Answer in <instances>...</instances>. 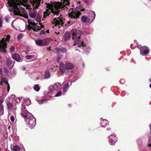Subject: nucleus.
I'll return each instance as SVG.
<instances>
[{
	"instance_id": "obj_1",
	"label": "nucleus",
	"mask_w": 151,
	"mask_h": 151,
	"mask_svg": "<svg viewBox=\"0 0 151 151\" xmlns=\"http://www.w3.org/2000/svg\"><path fill=\"white\" fill-rule=\"evenodd\" d=\"M28 2V0H18L17 2L16 3V4L15 5H14L12 4H8L10 6L12 7V9H9V10L10 12H13L14 15L23 17V14L21 13L20 11V9L17 6L22 5L25 6L26 4H26Z\"/></svg>"
},
{
	"instance_id": "obj_2",
	"label": "nucleus",
	"mask_w": 151,
	"mask_h": 151,
	"mask_svg": "<svg viewBox=\"0 0 151 151\" xmlns=\"http://www.w3.org/2000/svg\"><path fill=\"white\" fill-rule=\"evenodd\" d=\"M10 38V35H7L6 38H3L1 40L0 42V52H2L4 53H7V51L6 48L7 47V44L6 42H9Z\"/></svg>"
},
{
	"instance_id": "obj_3",
	"label": "nucleus",
	"mask_w": 151,
	"mask_h": 151,
	"mask_svg": "<svg viewBox=\"0 0 151 151\" xmlns=\"http://www.w3.org/2000/svg\"><path fill=\"white\" fill-rule=\"evenodd\" d=\"M72 32L73 40L75 43H78L79 41H80L81 36L83 34V32L79 29H74Z\"/></svg>"
},
{
	"instance_id": "obj_4",
	"label": "nucleus",
	"mask_w": 151,
	"mask_h": 151,
	"mask_svg": "<svg viewBox=\"0 0 151 151\" xmlns=\"http://www.w3.org/2000/svg\"><path fill=\"white\" fill-rule=\"evenodd\" d=\"M69 17L72 18L77 19L79 18V16L81 14L80 11H78L77 9H73L70 13L68 14Z\"/></svg>"
},
{
	"instance_id": "obj_5",
	"label": "nucleus",
	"mask_w": 151,
	"mask_h": 151,
	"mask_svg": "<svg viewBox=\"0 0 151 151\" xmlns=\"http://www.w3.org/2000/svg\"><path fill=\"white\" fill-rule=\"evenodd\" d=\"M27 121L28 122V124L31 129L33 128L36 124V119L33 116H31L28 119H26Z\"/></svg>"
},
{
	"instance_id": "obj_6",
	"label": "nucleus",
	"mask_w": 151,
	"mask_h": 151,
	"mask_svg": "<svg viewBox=\"0 0 151 151\" xmlns=\"http://www.w3.org/2000/svg\"><path fill=\"white\" fill-rule=\"evenodd\" d=\"M21 110V114L22 116L25 118L26 119H28V118H30L31 114L27 110L24 108H22Z\"/></svg>"
},
{
	"instance_id": "obj_7",
	"label": "nucleus",
	"mask_w": 151,
	"mask_h": 151,
	"mask_svg": "<svg viewBox=\"0 0 151 151\" xmlns=\"http://www.w3.org/2000/svg\"><path fill=\"white\" fill-rule=\"evenodd\" d=\"M27 22L29 24L31 25L36 30L35 32H37L38 31L40 30L41 29V27L40 26L37 25V23H35V22H33L30 19L27 20Z\"/></svg>"
},
{
	"instance_id": "obj_8",
	"label": "nucleus",
	"mask_w": 151,
	"mask_h": 151,
	"mask_svg": "<svg viewBox=\"0 0 151 151\" xmlns=\"http://www.w3.org/2000/svg\"><path fill=\"white\" fill-rule=\"evenodd\" d=\"M109 143L111 145H114L117 141V138L114 135H110L109 136Z\"/></svg>"
},
{
	"instance_id": "obj_9",
	"label": "nucleus",
	"mask_w": 151,
	"mask_h": 151,
	"mask_svg": "<svg viewBox=\"0 0 151 151\" xmlns=\"http://www.w3.org/2000/svg\"><path fill=\"white\" fill-rule=\"evenodd\" d=\"M149 51L147 46H142L140 48V53L143 55H146L148 54Z\"/></svg>"
},
{
	"instance_id": "obj_10",
	"label": "nucleus",
	"mask_w": 151,
	"mask_h": 151,
	"mask_svg": "<svg viewBox=\"0 0 151 151\" xmlns=\"http://www.w3.org/2000/svg\"><path fill=\"white\" fill-rule=\"evenodd\" d=\"M53 5L49 4H47L46 5L47 8H48V9H50V10L52 13L54 14V15H58L59 14V11L55 10V9H53Z\"/></svg>"
},
{
	"instance_id": "obj_11",
	"label": "nucleus",
	"mask_w": 151,
	"mask_h": 151,
	"mask_svg": "<svg viewBox=\"0 0 151 151\" xmlns=\"http://www.w3.org/2000/svg\"><path fill=\"white\" fill-rule=\"evenodd\" d=\"M12 58L17 62H21L22 61L23 58L18 54L15 53L12 55Z\"/></svg>"
},
{
	"instance_id": "obj_12",
	"label": "nucleus",
	"mask_w": 151,
	"mask_h": 151,
	"mask_svg": "<svg viewBox=\"0 0 151 151\" xmlns=\"http://www.w3.org/2000/svg\"><path fill=\"white\" fill-rule=\"evenodd\" d=\"M12 63L13 62L12 60L9 58L7 59L6 63L4 65V67H6V68H9V69H11L13 67V66L14 64V63L13 65H12V66H11V65H12Z\"/></svg>"
},
{
	"instance_id": "obj_13",
	"label": "nucleus",
	"mask_w": 151,
	"mask_h": 151,
	"mask_svg": "<svg viewBox=\"0 0 151 151\" xmlns=\"http://www.w3.org/2000/svg\"><path fill=\"white\" fill-rule=\"evenodd\" d=\"M31 4L33 5L35 9H37L40 6L41 0H30Z\"/></svg>"
},
{
	"instance_id": "obj_14",
	"label": "nucleus",
	"mask_w": 151,
	"mask_h": 151,
	"mask_svg": "<svg viewBox=\"0 0 151 151\" xmlns=\"http://www.w3.org/2000/svg\"><path fill=\"white\" fill-rule=\"evenodd\" d=\"M7 106V109L9 110H11L13 109L14 110H17V107L16 106H14L13 104L10 102L7 101L6 102Z\"/></svg>"
},
{
	"instance_id": "obj_15",
	"label": "nucleus",
	"mask_w": 151,
	"mask_h": 151,
	"mask_svg": "<svg viewBox=\"0 0 151 151\" xmlns=\"http://www.w3.org/2000/svg\"><path fill=\"white\" fill-rule=\"evenodd\" d=\"M65 65L66 70L72 69L74 68V66L73 64L68 63H65Z\"/></svg>"
},
{
	"instance_id": "obj_16",
	"label": "nucleus",
	"mask_w": 151,
	"mask_h": 151,
	"mask_svg": "<svg viewBox=\"0 0 151 151\" xmlns=\"http://www.w3.org/2000/svg\"><path fill=\"white\" fill-rule=\"evenodd\" d=\"M63 37L64 41L68 40L70 38V34L69 32H66L64 34Z\"/></svg>"
},
{
	"instance_id": "obj_17",
	"label": "nucleus",
	"mask_w": 151,
	"mask_h": 151,
	"mask_svg": "<svg viewBox=\"0 0 151 151\" xmlns=\"http://www.w3.org/2000/svg\"><path fill=\"white\" fill-rule=\"evenodd\" d=\"M65 68V65L63 63H61L59 65V69L62 73H65V70H66Z\"/></svg>"
},
{
	"instance_id": "obj_18",
	"label": "nucleus",
	"mask_w": 151,
	"mask_h": 151,
	"mask_svg": "<svg viewBox=\"0 0 151 151\" xmlns=\"http://www.w3.org/2000/svg\"><path fill=\"white\" fill-rule=\"evenodd\" d=\"M36 44L39 46H43L45 45V44L43 43L42 40L41 39L36 40H35Z\"/></svg>"
},
{
	"instance_id": "obj_19",
	"label": "nucleus",
	"mask_w": 151,
	"mask_h": 151,
	"mask_svg": "<svg viewBox=\"0 0 151 151\" xmlns=\"http://www.w3.org/2000/svg\"><path fill=\"white\" fill-rule=\"evenodd\" d=\"M101 124L102 127H105L109 123L108 121L105 119L102 120L101 122Z\"/></svg>"
},
{
	"instance_id": "obj_20",
	"label": "nucleus",
	"mask_w": 151,
	"mask_h": 151,
	"mask_svg": "<svg viewBox=\"0 0 151 151\" xmlns=\"http://www.w3.org/2000/svg\"><path fill=\"white\" fill-rule=\"evenodd\" d=\"M51 11L49 9H47L46 11L44 12L43 13V18H45L47 16H48L51 13Z\"/></svg>"
},
{
	"instance_id": "obj_21",
	"label": "nucleus",
	"mask_w": 151,
	"mask_h": 151,
	"mask_svg": "<svg viewBox=\"0 0 151 151\" xmlns=\"http://www.w3.org/2000/svg\"><path fill=\"white\" fill-rule=\"evenodd\" d=\"M60 21H59L56 18H54L53 19V21L55 22V23L59 26L63 24V22L62 21V20L60 19Z\"/></svg>"
},
{
	"instance_id": "obj_22",
	"label": "nucleus",
	"mask_w": 151,
	"mask_h": 151,
	"mask_svg": "<svg viewBox=\"0 0 151 151\" xmlns=\"http://www.w3.org/2000/svg\"><path fill=\"white\" fill-rule=\"evenodd\" d=\"M44 76L45 78H48L50 77V73L48 70L45 71Z\"/></svg>"
},
{
	"instance_id": "obj_23",
	"label": "nucleus",
	"mask_w": 151,
	"mask_h": 151,
	"mask_svg": "<svg viewBox=\"0 0 151 151\" xmlns=\"http://www.w3.org/2000/svg\"><path fill=\"white\" fill-rule=\"evenodd\" d=\"M54 8L55 9V10H56V11H59L58 10L60 9V6L59 4H55L54 6Z\"/></svg>"
},
{
	"instance_id": "obj_24",
	"label": "nucleus",
	"mask_w": 151,
	"mask_h": 151,
	"mask_svg": "<svg viewBox=\"0 0 151 151\" xmlns=\"http://www.w3.org/2000/svg\"><path fill=\"white\" fill-rule=\"evenodd\" d=\"M37 14V13L36 12H32L29 13L30 17L33 18H34L36 17Z\"/></svg>"
},
{
	"instance_id": "obj_25",
	"label": "nucleus",
	"mask_w": 151,
	"mask_h": 151,
	"mask_svg": "<svg viewBox=\"0 0 151 151\" xmlns=\"http://www.w3.org/2000/svg\"><path fill=\"white\" fill-rule=\"evenodd\" d=\"M33 88L36 91H38L40 89V88L38 84H36L35 85Z\"/></svg>"
},
{
	"instance_id": "obj_26",
	"label": "nucleus",
	"mask_w": 151,
	"mask_h": 151,
	"mask_svg": "<svg viewBox=\"0 0 151 151\" xmlns=\"http://www.w3.org/2000/svg\"><path fill=\"white\" fill-rule=\"evenodd\" d=\"M20 148V147L17 145L13 146V151H19Z\"/></svg>"
},
{
	"instance_id": "obj_27",
	"label": "nucleus",
	"mask_w": 151,
	"mask_h": 151,
	"mask_svg": "<svg viewBox=\"0 0 151 151\" xmlns=\"http://www.w3.org/2000/svg\"><path fill=\"white\" fill-rule=\"evenodd\" d=\"M81 19L83 22H85L87 21V19L86 16H83L81 17Z\"/></svg>"
},
{
	"instance_id": "obj_28",
	"label": "nucleus",
	"mask_w": 151,
	"mask_h": 151,
	"mask_svg": "<svg viewBox=\"0 0 151 151\" xmlns=\"http://www.w3.org/2000/svg\"><path fill=\"white\" fill-rule=\"evenodd\" d=\"M35 57V55H27L26 57V58L27 60H30L31 59L34 58Z\"/></svg>"
},
{
	"instance_id": "obj_29",
	"label": "nucleus",
	"mask_w": 151,
	"mask_h": 151,
	"mask_svg": "<svg viewBox=\"0 0 151 151\" xmlns=\"http://www.w3.org/2000/svg\"><path fill=\"white\" fill-rule=\"evenodd\" d=\"M76 44L83 46H84L85 45V44H84V42L83 41H81V40L80 41H79L78 43H75V44Z\"/></svg>"
},
{
	"instance_id": "obj_30",
	"label": "nucleus",
	"mask_w": 151,
	"mask_h": 151,
	"mask_svg": "<svg viewBox=\"0 0 151 151\" xmlns=\"http://www.w3.org/2000/svg\"><path fill=\"white\" fill-rule=\"evenodd\" d=\"M68 86L69 84L68 83H66L64 85L63 89L65 91H67Z\"/></svg>"
},
{
	"instance_id": "obj_31",
	"label": "nucleus",
	"mask_w": 151,
	"mask_h": 151,
	"mask_svg": "<svg viewBox=\"0 0 151 151\" xmlns=\"http://www.w3.org/2000/svg\"><path fill=\"white\" fill-rule=\"evenodd\" d=\"M29 24L28 26V28L29 30H31V29L33 30L34 31H35L36 30L34 28V27H33L32 26H31Z\"/></svg>"
},
{
	"instance_id": "obj_32",
	"label": "nucleus",
	"mask_w": 151,
	"mask_h": 151,
	"mask_svg": "<svg viewBox=\"0 0 151 151\" xmlns=\"http://www.w3.org/2000/svg\"><path fill=\"white\" fill-rule=\"evenodd\" d=\"M41 16L39 15V14H38L37 18L36 19V20L38 22H40L41 20Z\"/></svg>"
},
{
	"instance_id": "obj_33",
	"label": "nucleus",
	"mask_w": 151,
	"mask_h": 151,
	"mask_svg": "<svg viewBox=\"0 0 151 151\" xmlns=\"http://www.w3.org/2000/svg\"><path fill=\"white\" fill-rule=\"evenodd\" d=\"M4 113V107H0V113L1 114V115H3Z\"/></svg>"
},
{
	"instance_id": "obj_34",
	"label": "nucleus",
	"mask_w": 151,
	"mask_h": 151,
	"mask_svg": "<svg viewBox=\"0 0 151 151\" xmlns=\"http://www.w3.org/2000/svg\"><path fill=\"white\" fill-rule=\"evenodd\" d=\"M15 49V47L14 46H12L9 49L10 51L11 52H13Z\"/></svg>"
},
{
	"instance_id": "obj_35",
	"label": "nucleus",
	"mask_w": 151,
	"mask_h": 151,
	"mask_svg": "<svg viewBox=\"0 0 151 151\" xmlns=\"http://www.w3.org/2000/svg\"><path fill=\"white\" fill-rule=\"evenodd\" d=\"M23 35L22 34L20 33L19 34V35L17 36V39L18 40H19L22 37H23Z\"/></svg>"
},
{
	"instance_id": "obj_36",
	"label": "nucleus",
	"mask_w": 151,
	"mask_h": 151,
	"mask_svg": "<svg viewBox=\"0 0 151 151\" xmlns=\"http://www.w3.org/2000/svg\"><path fill=\"white\" fill-rule=\"evenodd\" d=\"M62 94V92L61 91H60L58 92L56 94L55 96H60Z\"/></svg>"
},
{
	"instance_id": "obj_37",
	"label": "nucleus",
	"mask_w": 151,
	"mask_h": 151,
	"mask_svg": "<svg viewBox=\"0 0 151 151\" xmlns=\"http://www.w3.org/2000/svg\"><path fill=\"white\" fill-rule=\"evenodd\" d=\"M21 100V99L20 98H16L15 101L17 103H20Z\"/></svg>"
},
{
	"instance_id": "obj_38",
	"label": "nucleus",
	"mask_w": 151,
	"mask_h": 151,
	"mask_svg": "<svg viewBox=\"0 0 151 151\" xmlns=\"http://www.w3.org/2000/svg\"><path fill=\"white\" fill-rule=\"evenodd\" d=\"M61 52L63 53H65L66 52V50L65 48H61Z\"/></svg>"
},
{
	"instance_id": "obj_39",
	"label": "nucleus",
	"mask_w": 151,
	"mask_h": 151,
	"mask_svg": "<svg viewBox=\"0 0 151 151\" xmlns=\"http://www.w3.org/2000/svg\"><path fill=\"white\" fill-rule=\"evenodd\" d=\"M3 102L4 101L2 100H0V107H4V105L2 104Z\"/></svg>"
},
{
	"instance_id": "obj_40",
	"label": "nucleus",
	"mask_w": 151,
	"mask_h": 151,
	"mask_svg": "<svg viewBox=\"0 0 151 151\" xmlns=\"http://www.w3.org/2000/svg\"><path fill=\"white\" fill-rule=\"evenodd\" d=\"M10 120L12 122H14V116L12 115L10 117Z\"/></svg>"
},
{
	"instance_id": "obj_41",
	"label": "nucleus",
	"mask_w": 151,
	"mask_h": 151,
	"mask_svg": "<svg viewBox=\"0 0 151 151\" xmlns=\"http://www.w3.org/2000/svg\"><path fill=\"white\" fill-rule=\"evenodd\" d=\"M45 34V32L44 30H41L40 33V35H43Z\"/></svg>"
},
{
	"instance_id": "obj_42",
	"label": "nucleus",
	"mask_w": 151,
	"mask_h": 151,
	"mask_svg": "<svg viewBox=\"0 0 151 151\" xmlns=\"http://www.w3.org/2000/svg\"><path fill=\"white\" fill-rule=\"evenodd\" d=\"M2 21L1 18L0 17V27L2 26Z\"/></svg>"
},
{
	"instance_id": "obj_43",
	"label": "nucleus",
	"mask_w": 151,
	"mask_h": 151,
	"mask_svg": "<svg viewBox=\"0 0 151 151\" xmlns=\"http://www.w3.org/2000/svg\"><path fill=\"white\" fill-rule=\"evenodd\" d=\"M7 68H6V67H4V72L6 73H9V70L7 69Z\"/></svg>"
},
{
	"instance_id": "obj_44",
	"label": "nucleus",
	"mask_w": 151,
	"mask_h": 151,
	"mask_svg": "<svg viewBox=\"0 0 151 151\" xmlns=\"http://www.w3.org/2000/svg\"><path fill=\"white\" fill-rule=\"evenodd\" d=\"M55 50L57 51L58 52H61V48H55Z\"/></svg>"
},
{
	"instance_id": "obj_45",
	"label": "nucleus",
	"mask_w": 151,
	"mask_h": 151,
	"mask_svg": "<svg viewBox=\"0 0 151 151\" xmlns=\"http://www.w3.org/2000/svg\"><path fill=\"white\" fill-rule=\"evenodd\" d=\"M63 0V1L64 2L67 1V4H66L67 5H69L70 4V2L68 1V0H67L66 1H65V0Z\"/></svg>"
},
{
	"instance_id": "obj_46",
	"label": "nucleus",
	"mask_w": 151,
	"mask_h": 151,
	"mask_svg": "<svg viewBox=\"0 0 151 151\" xmlns=\"http://www.w3.org/2000/svg\"><path fill=\"white\" fill-rule=\"evenodd\" d=\"M11 98L14 99L15 97V95L12 94L11 95V96L10 97Z\"/></svg>"
},
{
	"instance_id": "obj_47",
	"label": "nucleus",
	"mask_w": 151,
	"mask_h": 151,
	"mask_svg": "<svg viewBox=\"0 0 151 151\" xmlns=\"http://www.w3.org/2000/svg\"><path fill=\"white\" fill-rule=\"evenodd\" d=\"M10 87L9 85H7V92H9L10 90Z\"/></svg>"
},
{
	"instance_id": "obj_48",
	"label": "nucleus",
	"mask_w": 151,
	"mask_h": 151,
	"mask_svg": "<svg viewBox=\"0 0 151 151\" xmlns=\"http://www.w3.org/2000/svg\"><path fill=\"white\" fill-rule=\"evenodd\" d=\"M141 45H140V46L138 45H137V47L140 49V48H141Z\"/></svg>"
},
{
	"instance_id": "obj_49",
	"label": "nucleus",
	"mask_w": 151,
	"mask_h": 151,
	"mask_svg": "<svg viewBox=\"0 0 151 151\" xmlns=\"http://www.w3.org/2000/svg\"><path fill=\"white\" fill-rule=\"evenodd\" d=\"M83 1L86 3L87 4H88V2L86 0H82Z\"/></svg>"
},
{
	"instance_id": "obj_50",
	"label": "nucleus",
	"mask_w": 151,
	"mask_h": 151,
	"mask_svg": "<svg viewBox=\"0 0 151 151\" xmlns=\"http://www.w3.org/2000/svg\"><path fill=\"white\" fill-rule=\"evenodd\" d=\"M21 9H22L23 12H24L25 11H26V10L24 8L21 7Z\"/></svg>"
},
{
	"instance_id": "obj_51",
	"label": "nucleus",
	"mask_w": 151,
	"mask_h": 151,
	"mask_svg": "<svg viewBox=\"0 0 151 151\" xmlns=\"http://www.w3.org/2000/svg\"><path fill=\"white\" fill-rule=\"evenodd\" d=\"M47 99H42V102H45V101H47Z\"/></svg>"
},
{
	"instance_id": "obj_52",
	"label": "nucleus",
	"mask_w": 151,
	"mask_h": 151,
	"mask_svg": "<svg viewBox=\"0 0 151 151\" xmlns=\"http://www.w3.org/2000/svg\"><path fill=\"white\" fill-rule=\"evenodd\" d=\"M5 84H7V85L9 84V83H8V81H5Z\"/></svg>"
},
{
	"instance_id": "obj_53",
	"label": "nucleus",
	"mask_w": 151,
	"mask_h": 151,
	"mask_svg": "<svg viewBox=\"0 0 151 151\" xmlns=\"http://www.w3.org/2000/svg\"><path fill=\"white\" fill-rule=\"evenodd\" d=\"M39 24L40 25V26L41 27V28L44 27V26L42 24L40 23H39Z\"/></svg>"
},
{
	"instance_id": "obj_54",
	"label": "nucleus",
	"mask_w": 151,
	"mask_h": 151,
	"mask_svg": "<svg viewBox=\"0 0 151 151\" xmlns=\"http://www.w3.org/2000/svg\"><path fill=\"white\" fill-rule=\"evenodd\" d=\"M2 74V70L1 68H0V74L1 75Z\"/></svg>"
},
{
	"instance_id": "obj_55",
	"label": "nucleus",
	"mask_w": 151,
	"mask_h": 151,
	"mask_svg": "<svg viewBox=\"0 0 151 151\" xmlns=\"http://www.w3.org/2000/svg\"><path fill=\"white\" fill-rule=\"evenodd\" d=\"M47 50L48 51H50L51 50V48L50 47H49L47 48Z\"/></svg>"
},
{
	"instance_id": "obj_56",
	"label": "nucleus",
	"mask_w": 151,
	"mask_h": 151,
	"mask_svg": "<svg viewBox=\"0 0 151 151\" xmlns=\"http://www.w3.org/2000/svg\"><path fill=\"white\" fill-rule=\"evenodd\" d=\"M54 85L55 86H56V87H57V88H58V85H57V84L56 83V84H54Z\"/></svg>"
},
{
	"instance_id": "obj_57",
	"label": "nucleus",
	"mask_w": 151,
	"mask_h": 151,
	"mask_svg": "<svg viewBox=\"0 0 151 151\" xmlns=\"http://www.w3.org/2000/svg\"><path fill=\"white\" fill-rule=\"evenodd\" d=\"M84 10H85V9H81V11H82V12H83V11H84Z\"/></svg>"
},
{
	"instance_id": "obj_58",
	"label": "nucleus",
	"mask_w": 151,
	"mask_h": 151,
	"mask_svg": "<svg viewBox=\"0 0 151 151\" xmlns=\"http://www.w3.org/2000/svg\"><path fill=\"white\" fill-rule=\"evenodd\" d=\"M5 19L6 20V21L8 20V18L7 17L5 18Z\"/></svg>"
},
{
	"instance_id": "obj_59",
	"label": "nucleus",
	"mask_w": 151,
	"mask_h": 151,
	"mask_svg": "<svg viewBox=\"0 0 151 151\" xmlns=\"http://www.w3.org/2000/svg\"><path fill=\"white\" fill-rule=\"evenodd\" d=\"M46 32L47 33H49V30H47L46 31Z\"/></svg>"
},
{
	"instance_id": "obj_60",
	"label": "nucleus",
	"mask_w": 151,
	"mask_h": 151,
	"mask_svg": "<svg viewBox=\"0 0 151 151\" xmlns=\"http://www.w3.org/2000/svg\"><path fill=\"white\" fill-rule=\"evenodd\" d=\"M107 130H110V128H107Z\"/></svg>"
},
{
	"instance_id": "obj_61",
	"label": "nucleus",
	"mask_w": 151,
	"mask_h": 151,
	"mask_svg": "<svg viewBox=\"0 0 151 151\" xmlns=\"http://www.w3.org/2000/svg\"><path fill=\"white\" fill-rule=\"evenodd\" d=\"M2 82L1 81H0V84L2 85Z\"/></svg>"
},
{
	"instance_id": "obj_62",
	"label": "nucleus",
	"mask_w": 151,
	"mask_h": 151,
	"mask_svg": "<svg viewBox=\"0 0 151 151\" xmlns=\"http://www.w3.org/2000/svg\"><path fill=\"white\" fill-rule=\"evenodd\" d=\"M25 17L26 18H27H27H28V16L27 15V16H26Z\"/></svg>"
},
{
	"instance_id": "obj_63",
	"label": "nucleus",
	"mask_w": 151,
	"mask_h": 151,
	"mask_svg": "<svg viewBox=\"0 0 151 151\" xmlns=\"http://www.w3.org/2000/svg\"><path fill=\"white\" fill-rule=\"evenodd\" d=\"M148 145H149V146H150L151 147V144H149Z\"/></svg>"
},
{
	"instance_id": "obj_64",
	"label": "nucleus",
	"mask_w": 151,
	"mask_h": 151,
	"mask_svg": "<svg viewBox=\"0 0 151 151\" xmlns=\"http://www.w3.org/2000/svg\"><path fill=\"white\" fill-rule=\"evenodd\" d=\"M150 87L151 88V83L150 84Z\"/></svg>"
}]
</instances>
